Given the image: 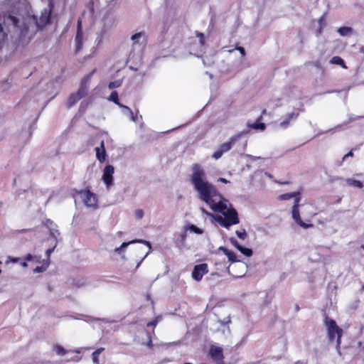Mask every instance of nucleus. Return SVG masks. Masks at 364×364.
<instances>
[{
    "label": "nucleus",
    "mask_w": 364,
    "mask_h": 364,
    "mask_svg": "<svg viewBox=\"0 0 364 364\" xmlns=\"http://www.w3.org/2000/svg\"><path fill=\"white\" fill-rule=\"evenodd\" d=\"M9 25L19 28V19L13 15L0 11V50L8 40Z\"/></svg>",
    "instance_id": "7ed1b4c3"
},
{
    "label": "nucleus",
    "mask_w": 364,
    "mask_h": 364,
    "mask_svg": "<svg viewBox=\"0 0 364 364\" xmlns=\"http://www.w3.org/2000/svg\"><path fill=\"white\" fill-rule=\"evenodd\" d=\"M352 31V28L348 26H343L338 29V32L341 36H346L348 33H350Z\"/></svg>",
    "instance_id": "393cba45"
},
{
    "label": "nucleus",
    "mask_w": 364,
    "mask_h": 364,
    "mask_svg": "<svg viewBox=\"0 0 364 364\" xmlns=\"http://www.w3.org/2000/svg\"><path fill=\"white\" fill-rule=\"evenodd\" d=\"M191 182L198 198L209 205L214 212L222 213L223 216L218 215L215 220L223 228L229 229L230 226L240 223L238 214L234 208L227 209L226 200L218 190L206 179V173L198 164L192 166Z\"/></svg>",
    "instance_id": "f257e3e1"
},
{
    "label": "nucleus",
    "mask_w": 364,
    "mask_h": 364,
    "mask_svg": "<svg viewBox=\"0 0 364 364\" xmlns=\"http://www.w3.org/2000/svg\"><path fill=\"white\" fill-rule=\"evenodd\" d=\"M295 364H303V363L301 361H297L296 363H295Z\"/></svg>",
    "instance_id": "a18cd8bd"
},
{
    "label": "nucleus",
    "mask_w": 364,
    "mask_h": 364,
    "mask_svg": "<svg viewBox=\"0 0 364 364\" xmlns=\"http://www.w3.org/2000/svg\"><path fill=\"white\" fill-rule=\"evenodd\" d=\"M208 272V266L206 263H201L199 264H196L194 266V268L192 271V278L197 281L200 282L203 277Z\"/></svg>",
    "instance_id": "0eeeda50"
},
{
    "label": "nucleus",
    "mask_w": 364,
    "mask_h": 364,
    "mask_svg": "<svg viewBox=\"0 0 364 364\" xmlns=\"http://www.w3.org/2000/svg\"><path fill=\"white\" fill-rule=\"evenodd\" d=\"M122 82L120 80H114V81L110 82L109 83L108 87L109 89L117 88L122 85Z\"/></svg>",
    "instance_id": "a878e982"
},
{
    "label": "nucleus",
    "mask_w": 364,
    "mask_h": 364,
    "mask_svg": "<svg viewBox=\"0 0 364 364\" xmlns=\"http://www.w3.org/2000/svg\"><path fill=\"white\" fill-rule=\"evenodd\" d=\"M301 192L300 191H294L291 193H287L284 194H281L278 196V199L279 200H287L291 198H294V205L291 208V218L300 227L306 229L309 228H311L314 226L312 223H310L311 219L316 215L310 209L311 205H307L306 207V211L302 210L301 213L306 217L305 220L308 223L303 221L301 218L300 215V207H304V205H300L301 202Z\"/></svg>",
    "instance_id": "f03ea898"
},
{
    "label": "nucleus",
    "mask_w": 364,
    "mask_h": 364,
    "mask_svg": "<svg viewBox=\"0 0 364 364\" xmlns=\"http://www.w3.org/2000/svg\"><path fill=\"white\" fill-rule=\"evenodd\" d=\"M76 53L79 52L83 46V33L82 27V21L79 19L77 24V33L75 36Z\"/></svg>",
    "instance_id": "9d476101"
},
{
    "label": "nucleus",
    "mask_w": 364,
    "mask_h": 364,
    "mask_svg": "<svg viewBox=\"0 0 364 364\" xmlns=\"http://www.w3.org/2000/svg\"><path fill=\"white\" fill-rule=\"evenodd\" d=\"M31 257H32V256H31L30 254H28V255H27L26 259H31Z\"/></svg>",
    "instance_id": "c03bdc74"
},
{
    "label": "nucleus",
    "mask_w": 364,
    "mask_h": 364,
    "mask_svg": "<svg viewBox=\"0 0 364 364\" xmlns=\"http://www.w3.org/2000/svg\"><path fill=\"white\" fill-rule=\"evenodd\" d=\"M196 36L199 38V42L201 46L205 45V36L203 33L200 32H196Z\"/></svg>",
    "instance_id": "c756f323"
},
{
    "label": "nucleus",
    "mask_w": 364,
    "mask_h": 364,
    "mask_svg": "<svg viewBox=\"0 0 364 364\" xmlns=\"http://www.w3.org/2000/svg\"><path fill=\"white\" fill-rule=\"evenodd\" d=\"M218 250L222 251L228 257L229 262L233 263L238 261L235 254L228 248L225 247H220Z\"/></svg>",
    "instance_id": "f3484780"
},
{
    "label": "nucleus",
    "mask_w": 364,
    "mask_h": 364,
    "mask_svg": "<svg viewBox=\"0 0 364 364\" xmlns=\"http://www.w3.org/2000/svg\"><path fill=\"white\" fill-rule=\"evenodd\" d=\"M186 229L187 230H191V232H193L198 235H201L203 234V231L202 229L198 228L197 226H196L195 225H189L186 227Z\"/></svg>",
    "instance_id": "b1692460"
},
{
    "label": "nucleus",
    "mask_w": 364,
    "mask_h": 364,
    "mask_svg": "<svg viewBox=\"0 0 364 364\" xmlns=\"http://www.w3.org/2000/svg\"><path fill=\"white\" fill-rule=\"evenodd\" d=\"M82 97H84L82 95H81L77 92L75 93H72L68 97V101H67V107L68 108H70L73 107L80 100H81Z\"/></svg>",
    "instance_id": "2eb2a0df"
},
{
    "label": "nucleus",
    "mask_w": 364,
    "mask_h": 364,
    "mask_svg": "<svg viewBox=\"0 0 364 364\" xmlns=\"http://www.w3.org/2000/svg\"><path fill=\"white\" fill-rule=\"evenodd\" d=\"M235 234L241 240H245L247 237V233L245 229L242 231L236 230Z\"/></svg>",
    "instance_id": "bb28decb"
},
{
    "label": "nucleus",
    "mask_w": 364,
    "mask_h": 364,
    "mask_svg": "<svg viewBox=\"0 0 364 364\" xmlns=\"http://www.w3.org/2000/svg\"><path fill=\"white\" fill-rule=\"evenodd\" d=\"M330 63L340 65L345 69L347 68V66L346 65L344 60L340 56H333L330 60Z\"/></svg>",
    "instance_id": "aec40b11"
},
{
    "label": "nucleus",
    "mask_w": 364,
    "mask_h": 364,
    "mask_svg": "<svg viewBox=\"0 0 364 364\" xmlns=\"http://www.w3.org/2000/svg\"><path fill=\"white\" fill-rule=\"evenodd\" d=\"M299 115V111L296 109L291 113H287L285 116V119L280 122V127L282 128H287L290 122L293 119H296Z\"/></svg>",
    "instance_id": "ddd939ff"
},
{
    "label": "nucleus",
    "mask_w": 364,
    "mask_h": 364,
    "mask_svg": "<svg viewBox=\"0 0 364 364\" xmlns=\"http://www.w3.org/2000/svg\"><path fill=\"white\" fill-rule=\"evenodd\" d=\"M136 242L144 244V245H147L148 247H151V243L149 241H146L144 240H133L129 242H122V244L121 245L120 247L122 249H123V248L127 247L130 244L136 243Z\"/></svg>",
    "instance_id": "6ab92c4d"
},
{
    "label": "nucleus",
    "mask_w": 364,
    "mask_h": 364,
    "mask_svg": "<svg viewBox=\"0 0 364 364\" xmlns=\"http://www.w3.org/2000/svg\"><path fill=\"white\" fill-rule=\"evenodd\" d=\"M23 266H26V262H23Z\"/></svg>",
    "instance_id": "09e8293b"
},
{
    "label": "nucleus",
    "mask_w": 364,
    "mask_h": 364,
    "mask_svg": "<svg viewBox=\"0 0 364 364\" xmlns=\"http://www.w3.org/2000/svg\"><path fill=\"white\" fill-rule=\"evenodd\" d=\"M51 9H44L37 21V26L43 28L50 23Z\"/></svg>",
    "instance_id": "9b49d317"
},
{
    "label": "nucleus",
    "mask_w": 364,
    "mask_h": 364,
    "mask_svg": "<svg viewBox=\"0 0 364 364\" xmlns=\"http://www.w3.org/2000/svg\"><path fill=\"white\" fill-rule=\"evenodd\" d=\"M146 346L149 348H152L154 345H153V343H152V340L151 338V337L149 336V339H148V341L146 343Z\"/></svg>",
    "instance_id": "f704fd0d"
},
{
    "label": "nucleus",
    "mask_w": 364,
    "mask_h": 364,
    "mask_svg": "<svg viewBox=\"0 0 364 364\" xmlns=\"http://www.w3.org/2000/svg\"><path fill=\"white\" fill-rule=\"evenodd\" d=\"M122 249L121 248V247H119L115 248L114 252H120L122 251Z\"/></svg>",
    "instance_id": "79ce46f5"
},
{
    "label": "nucleus",
    "mask_w": 364,
    "mask_h": 364,
    "mask_svg": "<svg viewBox=\"0 0 364 364\" xmlns=\"http://www.w3.org/2000/svg\"><path fill=\"white\" fill-rule=\"evenodd\" d=\"M53 250H54V248H50L46 250V254H47L48 257L50 256V255L53 252Z\"/></svg>",
    "instance_id": "4c0bfd02"
},
{
    "label": "nucleus",
    "mask_w": 364,
    "mask_h": 364,
    "mask_svg": "<svg viewBox=\"0 0 364 364\" xmlns=\"http://www.w3.org/2000/svg\"><path fill=\"white\" fill-rule=\"evenodd\" d=\"M53 348L57 355L61 356L65 355L67 353L70 351L65 349L63 346L58 344L54 345Z\"/></svg>",
    "instance_id": "412c9836"
},
{
    "label": "nucleus",
    "mask_w": 364,
    "mask_h": 364,
    "mask_svg": "<svg viewBox=\"0 0 364 364\" xmlns=\"http://www.w3.org/2000/svg\"><path fill=\"white\" fill-rule=\"evenodd\" d=\"M161 317L156 316L154 319L147 323L146 326L147 327H153L154 328L156 326L157 323L160 321Z\"/></svg>",
    "instance_id": "cd10ccee"
},
{
    "label": "nucleus",
    "mask_w": 364,
    "mask_h": 364,
    "mask_svg": "<svg viewBox=\"0 0 364 364\" xmlns=\"http://www.w3.org/2000/svg\"><path fill=\"white\" fill-rule=\"evenodd\" d=\"M114 172V168L112 165H107L103 171L102 180L106 184L107 188H109L113 184V174Z\"/></svg>",
    "instance_id": "6e6552de"
},
{
    "label": "nucleus",
    "mask_w": 364,
    "mask_h": 364,
    "mask_svg": "<svg viewBox=\"0 0 364 364\" xmlns=\"http://www.w3.org/2000/svg\"><path fill=\"white\" fill-rule=\"evenodd\" d=\"M299 309H300L299 306L298 304H296V306H295V311H299Z\"/></svg>",
    "instance_id": "37998d69"
},
{
    "label": "nucleus",
    "mask_w": 364,
    "mask_h": 364,
    "mask_svg": "<svg viewBox=\"0 0 364 364\" xmlns=\"http://www.w3.org/2000/svg\"><path fill=\"white\" fill-rule=\"evenodd\" d=\"M277 183L279 184H281V185H284V184H289V182L287 181H277Z\"/></svg>",
    "instance_id": "e433bc0d"
},
{
    "label": "nucleus",
    "mask_w": 364,
    "mask_h": 364,
    "mask_svg": "<svg viewBox=\"0 0 364 364\" xmlns=\"http://www.w3.org/2000/svg\"><path fill=\"white\" fill-rule=\"evenodd\" d=\"M240 135H234L229 139V141L220 144L218 149L213 154V158L219 159L225 153L229 151L235 143L239 139Z\"/></svg>",
    "instance_id": "423d86ee"
},
{
    "label": "nucleus",
    "mask_w": 364,
    "mask_h": 364,
    "mask_svg": "<svg viewBox=\"0 0 364 364\" xmlns=\"http://www.w3.org/2000/svg\"><path fill=\"white\" fill-rule=\"evenodd\" d=\"M262 119V115H260L257 121L253 124H249L247 125L248 128L253 129L256 130L264 131L266 128V125L264 123L261 122L260 121Z\"/></svg>",
    "instance_id": "dca6fc26"
},
{
    "label": "nucleus",
    "mask_w": 364,
    "mask_h": 364,
    "mask_svg": "<svg viewBox=\"0 0 364 364\" xmlns=\"http://www.w3.org/2000/svg\"><path fill=\"white\" fill-rule=\"evenodd\" d=\"M55 232H57L58 235H59V232H58V230H52L50 229V235H53V236H55Z\"/></svg>",
    "instance_id": "ea45409f"
},
{
    "label": "nucleus",
    "mask_w": 364,
    "mask_h": 364,
    "mask_svg": "<svg viewBox=\"0 0 364 364\" xmlns=\"http://www.w3.org/2000/svg\"><path fill=\"white\" fill-rule=\"evenodd\" d=\"M324 324L327 328L329 341H333L336 337L337 346L339 347L341 343L343 329L336 324L333 319L329 318L326 314L325 315Z\"/></svg>",
    "instance_id": "20e7f679"
},
{
    "label": "nucleus",
    "mask_w": 364,
    "mask_h": 364,
    "mask_svg": "<svg viewBox=\"0 0 364 364\" xmlns=\"http://www.w3.org/2000/svg\"><path fill=\"white\" fill-rule=\"evenodd\" d=\"M95 72L96 69H93L91 73L85 75L81 80L80 87L77 92L83 97L87 94L89 81Z\"/></svg>",
    "instance_id": "1a4fd4ad"
},
{
    "label": "nucleus",
    "mask_w": 364,
    "mask_h": 364,
    "mask_svg": "<svg viewBox=\"0 0 364 364\" xmlns=\"http://www.w3.org/2000/svg\"><path fill=\"white\" fill-rule=\"evenodd\" d=\"M104 350L103 348H99L94 351L92 353V359L95 363H98L99 362V355L101 353V352Z\"/></svg>",
    "instance_id": "5701e85b"
},
{
    "label": "nucleus",
    "mask_w": 364,
    "mask_h": 364,
    "mask_svg": "<svg viewBox=\"0 0 364 364\" xmlns=\"http://www.w3.org/2000/svg\"><path fill=\"white\" fill-rule=\"evenodd\" d=\"M219 181L224 183H229V181H228L227 179L224 178H219Z\"/></svg>",
    "instance_id": "58836bf2"
},
{
    "label": "nucleus",
    "mask_w": 364,
    "mask_h": 364,
    "mask_svg": "<svg viewBox=\"0 0 364 364\" xmlns=\"http://www.w3.org/2000/svg\"><path fill=\"white\" fill-rule=\"evenodd\" d=\"M346 183L348 185L350 186H354L358 188H362L363 187V184L360 181L353 179V178H348L346 180Z\"/></svg>",
    "instance_id": "4be33fe9"
},
{
    "label": "nucleus",
    "mask_w": 364,
    "mask_h": 364,
    "mask_svg": "<svg viewBox=\"0 0 364 364\" xmlns=\"http://www.w3.org/2000/svg\"><path fill=\"white\" fill-rule=\"evenodd\" d=\"M30 230H31V229H22V230H17V232L19 233H25V232H29Z\"/></svg>",
    "instance_id": "c9c22d12"
},
{
    "label": "nucleus",
    "mask_w": 364,
    "mask_h": 364,
    "mask_svg": "<svg viewBox=\"0 0 364 364\" xmlns=\"http://www.w3.org/2000/svg\"><path fill=\"white\" fill-rule=\"evenodd\" d=\"M135 216L137 219H141L144 216V211L142 209H137L135 211Z\"/></svg>",
    "instance_id": "7c9ffc66"
},
{
    "label": "nucleus",
    "mask_w": 364,
    "mask_h": 364,
    "mask_svg": "<svg viewBox=\"0 0 364 364\" xmlns=\"http://www.w3.org/2000/svg\"><path fill=\"white\" fill-rule=\"evenodd\" d=\"M360 248L364 250V245H361Z\"/></svg>",
    "instance_id": "49530a36"
},
{
    "label": "nucleus",
    "mask_w": 364,
    "mask_h": 364,
    "mask_svg": "<svg viewBox=\"0 0 364 364\" xmlns=\"http://www.w3.org/2000/svg\"><path fill=\"white\" fill-rule=\"evenodd\" d=\"M96 151V157L97 160L102 163L105 161L107 153L105 148V143L104 141H102L100 143V147H96L95 148Z\"/></svg>",
    "instance_id": "4468645a"
},
{
    "label": "nucleus",
    "mask_w": 364,
    "mask_h": 364,
    "mask_svg": "<svg viewBox=\"0 0 364 364\" xmlns=\"http://www.w3.org/2000/svg\"><path fill=\"white\" fill-rule=\"evenodd\" d=\"M44 224L46 227L50 228L52 225H53V222L50 219H46Z\"/></svg>",
    "instance_id": "473e14b6"
},
{
    "label": "nucleus",
    "mask_w": 364,
    "mask_h": 364,
    "mask_svg": "<svg viewBox=\"0 0 364 364\" xmlns=\"http://www.w3.org/2000/svg\"><path fill=\"white\" fill-rule=\"evenodd\" d=\"M108 100L109 101H112L113 102L114 104L117 105L118 106H119L120 107H123L126 109H128L132 114V111L130 109L129 107L125 106V105H123L122 104H120L119 101V97H118V93L117 91H113L111 92Z\"/></svg>",
    "instance_id": "a211bd4d"
},
{
    "label": "nucleus",
    "mask_w": 364,
    "mask_h": 364,
    "mask_svg": "<svg viewBox=\"0 0 364 364\" xmlns=\"http://www.w3.org/2000/svg\"><path fill=\"white\" fill-rule=\"evenodd\" d=\"M146 34L144 32H139L132 36L131 39L134 41V44L136 43V39L139 38L141 36H145Z\"/></svg>",
    "instance_id": "c85d7f7f"
},
{
    "label": "nucleus",
    "mask_w": 364,
    "mask_h": 364,
    "mask_svg": "<svg viewBox=\"0 0 364 364\" xmlns=\"http://www.w3.org/2000/svg\"><path fill=\"white\" fill-rule=\"evenodd\" d=\"M181 240L184 241L186 240V234L185 232L181 234Z\"/></svg>",
    "instance_id": "a19ab883"
},
{
    "label": "nucleus",
    "mask_w": 364,
    "mask_h": 364,
    "mask_svg": "<svg viewBox=\"0 0 364 364\" xmlns=\"http://www.w3.org/2000/svg\"><path fill=\"white\" fill-rule=\"evenodd\" d=\"M35 271H36V272H39V267H36V269H35Z\"/></svg>",
    "instance_id": "de8ad7c7"
},
{
    "label": "nucleus",
    "mask_w": 364,
    "mask_h": 364,
    "mask_svg": "<svg viewBox=\"0 0 364 364\" xmlns=\"http://www.w3.org/2000/svg\"><path fill=\"white\" fill-rule=\"evenodd\" d=\"M230 242L237 250H238L241 253H242L246 257H251L252 255V250L250 248L244 247L242 245H240L235 238H230Z\"/></svg>",
    "instance_id": "f8f14e48"
},
{
    "label": "nucleus",
    "mask_w": 364,
    "mask_h": 364,
    "mask_svg": "<svg viewBox=\"0 0 364 364\" xmlns=\"http://www.w3.org/2000/svg\"><path fill=\"white\" fill-rule=\"evenodd\" d=\"M236 49L240 51V53H241L242 56H245V48L243 47L239 46V47H237Z\"/></svg>",
    "instance_id": "72a5a7b5"
},
{
    "label": "nucleus",
    "mask_w": 364,
    "mask_h": 364,
    "mask_svg": "<svg viewBox=\"0 0 364 364\" xmlns=\"http://www.w3.org/2000/svg\"><path fill=\"white\" fill-rule=\"evenodd\" d=\"M76 194L79 195L85 205L93 210L98 208V198L95 193L89 189L75 191Z\"/></svg>",
    "instance_id": "39448f33"
},
{
    "label": "nucleus",
    "mask_w": 364,
    "mask_h": 364,
    "mask_svg": "<svg viewBox=\"0 0 364 364\" xmlns=\"http://www.w3.org/2000/svg\"><path fill=\"white\" fill-rule=\"evenodd\" d=\"M354 156L353 150L350 151L348 153H347L342 159V161L340 163V165H341L342 162L346 159L348 157H353Z\"/></svg>",
    "instance_id": "2f4dec72"
}]
</instances>
